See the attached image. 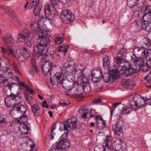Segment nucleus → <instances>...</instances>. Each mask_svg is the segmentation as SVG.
I'll return each instance as SVG.
<instances>
[{
    "mask_svg": "<svg viewBox=\"0 0 151 151\" xmlns=\"http://www.w3.org/2000/svg\"><path fill=\"white\" fill-rule=\"evenodd\" d=\"M103 60L104 68L105 69H108L109 68L110 63L109 57L107 55H104L103 56Z\"/></svg>",
    "mask_w": 151,
    "mask_h": 151,
    "instance_id": "24",
    "label": "nucleus"
},
{
    "mask_svg": "<svg viewBox=\"0 0 151 151\" xmlns=\"http://www.w3.org/2000/svg\"><path fill=\"white\" fill-rule=\"evenodd\" d=\"M55 124H54L52 126V129L51 131V139H53L54 138V135H55L54 133L53 132V130L55 129Z\"/></svg>",
    "mask_w": 151,
    "mask_h": 151,
    "instance_id": "50",
    "label": "nucleus"
},
{
    "mask_svg": "<svg viewBox=\"0 0 151 151\" xmlns=\"http://www.w3.org/2000/svg\"><path fill=\"white\" fill-rule=\"evenodd\" d=\"M27 124H26L25 123H24V124H23V126L22 127V128L24 129H26L27 132H28L29 129V124L27 123Z\"/></svg>",
    "mask_w": 151,
    "mask_h": 151,
    "instance_id": "56",
    "label": "nucleus"
},
{
    "mask_svg": "<svg viewBox=\"0 0 151 151\" xmlns=\"http://www.w3.org/2000/svg\"><path fill=\"white\" fill-rule=\"evenodd\" d=\"M103 74L101 68L100 67H97L95 68L92 72V75H95L101 78V75Z\"/></svg>",
    "mask_w": 151,
    "mask_h": 151,
    "instance_id": "30",
    "label": "nucleus"
},
{
    "mask_svg": "<svg viewBox=\"0 0 151 151\" xmlns=\"http://www.w3.org/2000/svg\"><path fill=\"white\" fill-rule=\"evenodd\" d=\"M34 70V71L36 73H38L39 71V69L37 67L36 65L33 66V68H32Z\"/></svg>",
    "mask_w": 151,
    "mask_h": 151,
    "instance_id": "62",
    "label": "nucleus"
},
{
    "mask_svg": "<svg viewBox=\"0 0 151 151\" xmlns=\"http://www.w3.org/2000/svg\"><path fill=\"white\" fill-rule=\"evenodd\" d=\"M24 45L25 46L30 47L32 46L31 41L29 40H27L25 42Z\"/></svg>",
    "mask_w": 151,
    "mask_h": 151,
    "instance_id": "54",
    "label": "nucleus"
},
{
    "mask_svg": "<svg viewBox=\"0 0 151 151\" xmlns=\"http://www.w3.org/2000/svg\"><path fill=\"white\" fill-rule=\"evenodd\" d=\"M63 127L65 132L62 135L61 137L59 138V141H65L68 134V128L70 129H75L76 127V118L75 117H72L70 119H67L65 123H61Z\"/></svg>",
    "mask_w": 151,
    "mask_h": 151,
    "instance_id": "4",
    "label": "nucleus"
},
{
    "mask_svg": "<svg viewBox=\"0 0 151 151\" xmlns=\"http://www.w3.org/2000/svg\"><path fill=\"white\" fill-rule=\"evenodd\" d=\"M83 91L86 93L91 92V88L89 81L83 86H80L79 89H76V101L79 102L82 100V94Z\"/></svg>",
    "mask_w": 151,
    "mask_h": 151,
    "instance_id": "7",
    "label": "nucleus"
},
{
    "mask_svg": "<svg viewBox=\"0 0 151 151\" xmlns=\"http://www.w3.org/2000/svg\"><path fill=\"white\" fill-rule=\"evenodd\" d=\"M120 103L117 102L115 103H114L112 104V108L111 109V115L112 116L113 114V111L114 109L116 108L117 106L120 104Z\"/></svg>",
    "mask_w": 151,
    "mask_h": 151,
    "instance_id": "46",
    "label": "nucleus"
},
{
    "mask_svg": "<svg viewBox=\"0 0 151 151\" xmlns=\"http://www.w3.org/2000/svg\"><path fill=\"white\" fill-rule=\"evenodd\" d=\"M22 101V98L21 96L13 93H12L4 99L5 103L7 107H13L11 112L15 108L17 109V110H19L21 106H22L21 105Z\"/></svg>",
    "mask_w": 151,
    "mask_h": 151,
    "instance_id": "3",
    "label": "nucleus"
},
{
    "mask_svg": "<svg viewBox=\"0 0 151 151\" xmlns=\"http://www.w3.org/2000/svg\"><path fill=\"white\" fill-rule=\"evenodd\" d=\"M39 22L40 23H42L45 25L48 24L50 23L48 18L43 17H40Z\"/></svg>",
    "mask_w": 151,
    "mask_h": 151,
    "instance_id": "34",
    "label": "nucleus"
},
{
    "mask_svg": "<svg viewBox=\"0 0 151 151\" xmlns=\"http://www.w3.org/2000/svg\"><path fill=\"white\" fill-rule=\"evenodd\" d=\"M68 50L67 48H66V47L65 46H62L59 47L58 50L61 52H66Z\"/></svg>",
    "mask_w": 151,
    "mask_h": 151,
    "instance_id": "48",
    "label": "nucleus"
},
{
    "mask_svg": "<svg viewBox=\"0 0 151 151\" xmlns=\"http://www.w3.org/2000/svg\"><path fill=\"white\" fill-rule=\"evenodd\" d=\"M144 29L149 32H151V23H148L147 24H145Z\"/></svg>",
    "mask_w": 151,
    "mask_h": 151,
    "instance_id": "47",
    "label": "nucleus"
},
{
    "mask_svg": "<svg viewBox=\"0 0 151 151\" xmlns=\"http://www.w3.org/2000/svg\"><path fill=\"white\" fill-rule=\"evenodd\" d=\"M60 17L63 21L66 24L69 23L74 19V16L72 12L68 10H65L61 13Z\"/></svg>",
    "mask_w": 151,
    "mask_h": 151,
    "instance_id": "9",
    "label": "nucleus"
},
{
    "mask_svg": "<svg viewBox=\"0 0 151 151\" xmlns=\"http://www.w3.org/2000/svg\"><path fill=\"white\" fill-rule=\"evenodd\" d=\"M124 122L122 118H120L116 123L112 126V130L118 135H120L123 132V128L124 127Z\"/></svg>",
    "mask_w": 151,
    "mask_h": 151,
    "instance_id": "11",
    "label": "nucleus"
},
{
    "mask_svg": "<svg viewBox=\"0 0 151 151\" xmlns=\"http://www.w3.org/2000/svg\"><path fill=\"white\" fill-rule=\"evenodd\" d=\"M125 71L121 73L122 75H124L126 77H128L132 75L134 73L138 72L136 71V68L133 67V65H129V66L126 68Z\"/></svg>",
    "mask_w": 151,
    "mask_h": 151,
    "instance_id": "18",
    "label": "nucleus"
},
{
    "mask_svg": "<svg viewBox=\"0 0 151 151\" xmlns=\"http://www.w3.org/2000/svg\"><path fill=\"white\" fill-rule=\"evenodd\" d=\"M151 45V42L149 40L145 38L142 40L140 45L142 47L146 49H148Z\"/></svg>",
    "mask_w": 151,
    "mask_h": 151,
    "instance_id": "26",
    "label": "nucleus"
},
{
    "mask_svg": "<svg viewBox=\"0 0 151 151\" xmlns=\"http://www.w3.org/2000/svg\"><path fill=\"white\" fill-rule=\"evenodd\" d=\"M3 39L7 45H11L10 46L15 43L14 40L11 36V34H10L9 36H5L3 37Z\"/></svg>",
    "mask_w": 151,
    "mask_h": 151,
    "instance_id": "21",
    "label": "nucleus"
},
{
    "mask_svg": "<svg viewBox=\"0 0 151 151\" xmlns=\"http://www.w3.org/2000/svg\"><path fill=\"white\" fill-rule=\"evenodd\" d=\"M146 99L145 97L141 98L139 95H136L129 101V105H131V108H133V110L136 111L145 106Z\"/></svg>",
    "mask_w": 151,
    "mask_h": 151,
    "instance_id": "5",
    "label": "nucleus"
},
{
    "mask_svg": "<svg viewBox=\"0 0 151 151\" xmlns=\"http://www.w3.org/2000/svg\"><path fill=\"white\" fill-rule=\"evenodd\" d=\"M146 50H145L141 47L136 48L134 49V51L137 55L141 58L145 56V52Z\"/></svg>",
    "mask_w": 151,
    "mask_h": 151,
    "instance_id": "23",
    "label": "nucleus"
},
{
    "mask_svg": "<svg viewBox=\"0 0 151 151\" xmlns=\"http://www.w3.org/2000/svg\"><path fill=\"white\" fill-rule=\"evenodd\" d=\"M44 11L46 17H50L52 18L54 17V15L52 14L51 13V9L50 4H47L45 6L44 8Z\"/></svg>",
    "mask_w": 151,
    "mask_h": 151,
    "instance_id": "28",
    "label": "nucleus"
},
{
    "mask_svg": "<svg viewBox=\"0 0 151 151\" xmlns=\"http://www.w3.org/2000/svg\"><path fill=\"white\" fill-rule=\"evenodd\" d=\"M142 17L143 20L145 22V24L148 23H151V13H146Z\"/></svg>",
    "mask_w": 151,
    "mask_h": 151,
    "instance_id": "31",
    "label": "nucleus"
},
{
    "mask_svg": "<svg viewBox=\"0 0 151 151\" xmlns=\"http://www.w3.org/2000/svg\"><path fill=\"white\" fill-rule=\"evenodd\" d=\"M1 8L4 10L6 13L9 16L12 17L14 15V11L10 9V7L3 6H1Z\"/></svg>",
    "mask_w": 151,
    "mask_h": 151,
    "instance_id": "25",
    "label": "nucleus"
},
{
    "mask_svg": "<svg viewBox=\"0 0 151 151\" xmlns=\"http://www.w3.org/2000/svg\"><path fill=\"white\" fill-rule=\"evenodd\" d=\"M96 120V122H99V120H103L102 118L100 116H96L95 117Z\"/></svg>",
    "mask_w": 151,
    "mask_h": 151,
    "instance_id": "59",
    "label": "nucleus"
},
{
    "mask_svg": "<svg viewBox=\"0 0 151 151\" xmlns=\"http://www.w3.org/2000/svg\"><path fill=\"white\" fill-rule=\"evenodd\" d=\"M42 106L46 108H47L48 107V105L47 104V102L46 101H43L42 103Z\"/></svg>",
    "mask_w": 151,
    "mask_h": 151,
    "instance_id": "61",
    "label": "nucleus"
},
{
    "mask_svg": "<svg viewBox=\"0 0 151 151\" xmlns=\"http://www.w3.org/2000/svg\"><path fill=\"white\" fill-rule=\"evenodd\" d=\"M97 128L99 129H102L105 127V122L103 120H99V122H96Z\"/></svg>",
    "mask_w": 151,
    "mask_h": 151,
    "instance_id": "41",
    "label": "nucleus"
},
{
    "mask_svg": "<svg viewBox=\"0 0 151 151\" xmlns=\"http://www.w3.org/2000/svg\"><path fill=\"white\" fill-rule=\"evenodd\" d=\"M89 105L86 104L84 106H81L78 109V112L81 114V116L84 119H86L88 117H93L92 114V109L88 107Z\"/></svg>",
    "mask_w": 151,
    "mask_h": 151,
    "instance_id": "8",
    "label": "nucleus"
},
{
    "mask_svg": "<svg viewBox=\"0 0 151 151\" xmlns=\"http://www.w3.org/2000/svg\"><path fill=\"white\" fill-rule=\"evenodd\" d=\"M31 62L32 65V66L36 65L35 61V60L34 59L32 58V59Z\"/></svg>",
    "mask_w": 151,
    "mask_h": 151,
    "instance_id": "64",
    "label": "nucleus"
},
{
    "mask_svg": "<svg viewBox=\"0 0 151 151\" xmlns=\"http://www.w3.org/2000/svg\"><path fill=\"white\" fill-rule=\"evenodd\" d=\"M109 74L111 76V77L114 79H116L119 76V73L116 68H113L112 70L109 69Z\"/></svg>",
    "mask_w": 151,
    "mask_h": 151,
    "instance_id": "27",
    "label": "nucleus"
},
{
    "mask_svg": "<svg viewBox=\"0 0 151 151\" xmlns=\"http://www.w3.org/2000/svg\"><path fill=\"white\" fill-rule=\"evenodd\" d=\"M36 4H34V3H32V1L29 6L28 7L27 9H32L35 6H36Z\"/></svg>",
    "mask_w": 151,
    "mask_h": 151,
    "instance_id": "57",
    "label": "nucleus"
},
{
    "mask_svg": "<svg viewBox=\"0 0 151 151\" xmlns=\"http://www.w3.org/2000/svg\"><path fill=\"white\" fill-rule=\"evenodd\" d=\"M144 78L147 81L146 85V87L148 88L151 89V71L149 74L144 77Z\"/></svg>",
    "mask_w": 151,
    "mask_h": 151,
    "instance_id": "32",
    "label": "nucleus"
},
{
    "mask_svg": "<svg viewBox=\"0 0 151 151\" xmlns=\"http://www.w3.org/2000/svg\"><path fill=\"white\" fill-rule=\"evenodd\" d=\"M55 67V65L49 62L45 61L42 65V70L43 73L45 75H47L53 68Z\"/></svg>",
    "mask_w": 151,
    "mask_h": 151,
    "instance_id": "16",
    "label": "nucleus"
},
{
    "mask_svg": "<svg viewBox=\"0 0 151 151\" xmlns=\"http://www.w3.org/2000/svg\"><path fill=\"white\" fill-rule=\"evenodd\" d=\"M59 104L63 106H66L68 105L66 103L65 101L62 99L60 101Z\"/></svg>",
    "mask_w": 151,
    "mask_h": 151,
    "instance_id": "58",
    "label": "nucleus"
},
{
    "mask_svg": "<svg viewBox=\"0 0 151 151\" xmlns=\"http://www.w3.org/2000/svg\"><path fill=\"white\" fill-rule=\"evenodd\" d=\"M116 62L118 64V69L120 70H124L130 65L128 62L126 61L120 57H116Z\"/></svg>",
    "mask_w": 151,
    "mask_h": 151,
    "instance_id": "13",
    "label": "nucleus"
},
{
    "mask_svg": "<svg viewBox=\"0 0 151 151\" xmlns=\"http://www.w3.org/2000/svg\"><path fill=\"white\" fill-rule=\"evenodd\" d=\"M133 110V108H131V105H130L129 106H127L124 108L121 113L122 114H130Z\"/></svg>",
    "mask_w": 151,
    "mask_h": 151,
    "instance_id": "35",
    "label": "nucleus"
},
{
    "mask_svg": "<svg viewBox=\"0 0 151 151\" xmlns=\"http://www.w3.org/2000/svg\"><path fill=\"white\" fill-rule=\"evenodd\" d=\"M132 64V65H133V67L136 68V71L139 72L141 69H142L144 72L147 71L148 70L146 66L143 65V61L139 59H136L134 60Z\"/></svg>",
    "mask_w": 151,
    "mask_h": 151,
    "instance_id": "12",
    "label": "nucleus"
},
{
    "mask_svg": "<svg viewBox=\"0 0 151 151\" xmlns=\"http://www.w3.org/2000/svg\"><path fill=\"white\" fill-rule=\"evenodd\" d=\"M101 101V99H95L93 101V103L95 104L100 103Z\"/></svg>",
    "mask_w": 151,
    "mask_h": 151,
    "instance_id": "63",
    "label": "nucleus"
},
{
    "mask_svg": "<svg viewBox=\"0 0 151 151\" xmlns=\"http://www.w3.org/2000/svg\"><path fill=\"white\" fill-rule=\"evenodd\" d=\"M70 141L68 140L65 141H59L57 144L56 147L54 150H65L70 145Z\"/></svg>",
    "mask_w": 151,
    "mask_h": 151,
    "instance_id": "17",
    "label": "nucleus"
},
{
    "mask_svg": "<svg viewBox=\"0 0 151 151\" xmlns=\"http://www.w3.org/2000/svg\"><path fill=\"white\" fill-rule=\"evenodd\" d=\"M4 75L6 76H7V77L9 76L10 77H11L12 76V73L11 72V70L9 68H7L5 70Z\"/></svg>",
    "mask_w": 151,
    "mask_h": 151,
    "instance_id": "42",
    "label": "nucleus"
},
{
    "mask_svg": "<svg viewBox=\"0 0 151 151\" xmlns=\"http://www.w3.org/2000/svg\"><path fill=\"white\" fill-rule=\"evenodd\" d=\"M1 51L3 53L6 52L11 56L15 58H16V55L14 52L13 49L11 48L10 46H9L7 49H5L3 47H1Z\"/></svg>",
    "mask_w": 151,
    "mask_h": 151,
    "instance_id": "20",
    "label": "nucleus"
},
{
    "mask_svg": "<svg viewBox=\"0 0 151 151\" xmlns=\"http://www.w3.org/2000/svg\"><path fill=\"white\" fill-rule=\"evenodd\" d=\"M63 38L61 37H58L55 40V43L56 45H59L60 44L62 41Z\"/></svg>",
    "mask_w": 151,
    "mask_h": 151,
    "instance_id": "49",
    "label": "nucleus"
},
{
    "mask_svg": "<svg viewBox=\"0 0 151 151\" xmlns=\"http://www.w3.org/2000/svg\"><path fill=\"white\" fill-rule=\"evenodd\" d=\"M101 77V78H103L104 81L106 83L109 82L112 77L108 73H105L104 74H102Z\"/></svg>",
    "mask_w": 151,
    "mask_h": 151,
    "instance_id": "36",
    "label": "nucleus"
},
{
    "mask_svg": "<svg viewBox=\"0 0 151 151\" xmlns=\"http://www.w3.org/2000/svg\"><path fill=\"white\" fill-rule=\"evenodd\" d=\"M53 79L56 80L58 83L62 84L63 87L67 90H71L73 88V83L67 80H63L61 72H57L55 74Z\"/></svg>",
    "mask_w": 151,
    "mask_h": 151,
    "instance_id": "6",
    "label": "nucleus"
},
{
    "mask_svg": "<svg viewBox=\"0 0 151 151\" xmlns=\"http://www.w3.org/2000/svg\"><path fill=\"white\" fill-rule=\"evenodd\" d=\"M38 37L37 39V44L34 47V49L35 52L37 53V55L40 56L44 54L43 51L40 50L39 46L47 47L50 43V40L49 38L50 35L49 32L46 31L42 27H38L36 32Z\"/></svg>",
    "mask_w": 151,
    "mask_h": 151,
    "instance_id": "1",
    "label": "nucleus"
},
{
    "mask_svg": "<svg viewBox=\"0 0 151 151\" xmlns=\"http://www.w3.org/2000/svg\"><path fill=\"white\" fill-rule=\"evenodd\" d=\"M31 109L35 115L36 117L38 116L40 114L39 111L40 109L38 104L37 103L31 106Z\"/></svg>",
    "mask_w": 151,
    "mask_h": 151,
    "instance_id": "22",
    "label": "nucleus"
},
{
    "mask_svg": "<svg viewBox=\"0 0 151 151\" xmlns=\"http://www.w3.org/2000/svg\"><path fill=\"white\" fill-rule=\"evenodd\" d=\"M59 0H50V5L53 7L55 10L58 8Z\"/></svg>",
    "mask_w": 151,
    "mask_h": 151,
    "instance_id": "38",
    "label": "nucleus"
},
{
    "mask_svg": "<svg viewBox=\"0 0 151 151\" xmlns=\"http://www.w3.org/2000/svg\"><path fill=\"white\" fill-rule=\"evenodd\" d=\"M26 89L29 93L31 94L35 93V91L29 88L28 86H26Z\"/></svg>",
    "mask_w": 151,
    "mask_h": 151,
    "instance_id": "55",
    "label": "nucleus"
},
{
    "mask_svg": "<svg viewBox=\"0 0 151 151\" xmlns=\"http://www.w3.org/2000/svg\"><path fill=\"white\" fill-rule=\"evenodd\" d=\"M34 37V34L32 32H30L27 31H21L18 34L17 42H23L26 39H32Z\"/></svg>",
    "mask_w": 151,
    "mask_h": 151,
    "instance_id": "10",
    "label": "nucleus"
},
{
    "mask_svg": "<svg viewBox=\"0 0 151 151\" xmlns=\"http://www.w3.org/2000/svg\"><path fill=\"white\" fill-rule=\"evenodd\" d=\"M92 81L94 83H96L99 82L101 79V77L96 76L95 75H93L92 74Z\"/></svg>",
    "mask_w": 151,
    "mask_h": 151,
    "instance_id": "43",
    "label": "nucleus"
},
{
    "mask_svg": "<svg viewBox=\"0 0 151 151\" xmlns=\"http://www.w3.org/2000/svg\"><path fill=\"white\" fill-rule=\"evenodd\" d=\"M74 65L75 64L73 61L67 60L63 66V70H64L65 72L67 73L69 72L71 73L74 70V68H73Z\"/></svg>",
    "mask_w": 151,
    "mask_h": 151,
    "instance_id": "15",
    "label": "nucleus"
},
{
    "mask_svg": "<svg viewBox=\"0 0 151 151\" xmlns=\"http://www.w3.org/2000/svg\"><path fill=\"white\" fill-rule=\"evenodd\" d=\"M27 109L24 106H21L19 109L17 110V109H14L12 112L11 115L12 116L14 119H17L18 124H23L24 123H27L28 117L25 113Z\"/></svg>",
    "mask_w": 151,
    "mask_h": 151,
    "instance_id": "2",
    "label": "nucleus"
},
{
    "mask_svg": "<svg viewBox=\"0 0 151 151\" xmlns=\"http://www.w3.org/2000/svg\"><path fill=\"white\" fill-rule=\"evenodd\" d=\"M142 1V0H127V4L129 7H132Z\"/></svg>",
    "mask_w": 151,
    "mask_h": 151,
    "instance_id": "33",
    "label": "nucleus"
},
{
    "mask_svg": "<svg viewBox=\"0 0 151 151\" xmlns=\"http://www.w3.org/2000/svg\"><path fill=\"white\" fill-rule=\"evenodd\" d=\"M12 67L13 69L16 72L19 74H20V72L19 70L17 64L15 62L13 61V62L12 63Z\"/></svg>",
    "mask_w": 151,
    "mask_h": 151,
    "instance_id": "44",
    "label": "nucleus"
},
{
    "mask_svg": "<svg viewBox=\"0 0 151 151\" xmlns=\"http://www.w3.org/2000/svg\"><path fill=\"white\" fill-rule=\"evenodd\" d=\"M84 66L83 65L81 64L80 65H78L77 67V69H76V72L79 73V74H83Z\"/></svg>",
    "mask_w": 151,
    "mask_h": 151,
    "instance_id": "40",
    "label": "nucleus"
},
{
    "mask_svg": "<svg viewBox=\"0 0 151 151\" xmlns=\"http://www.w3.org/2000/svg\"><path fill=\"white\" fill-rule=\"evenodd\" d=\"M147 104V105H151V99H146L145 100V105Z\"/></svg>",
    "mask_w": 151,
    "mask_h": 151,
    "instance_id": "60",
    "label": "nucleus"
},
{
    "mask_svg": "<svg viewBox=\"0 0 151 151\" xmlns=\"http://www.w3.org/2000/svg\"><path fill=\"white\" fill-rule=\"evenodd\" d=\"M145 52V56L142 58H145L149 63L151 61V50H146Z\"/></svg>",
    "mask_w": 151,
    "mask_h": 151,
    "instance_id": "37",
    "label": "nucleus"
},
{
    "mask_svg": "<svg viewBox=\"0 0 151 151\" xmlns=\"http://www.w3.org/2000/svg\"><path fill=\"white\" fill-rule=\"evenodd\" d=\"M5 82L6 81H4V78L0 76V86L2 87L4 86Z\"/></svg>",
    "mask_w": 151,
    "mask_h": 151,
    "instance_id": "53",
    "label": "nucleus"
},
{
    "mask_svg": "<svg viewBox=\"0 0 151 151\" xmlns=\"http://www.w3.org/2000/svg\"><path fill=\"white\" fill-rule=\"evenodd\" d=\"M25 96L26 99L28 103L30 104V101L32 100V97L31 96H29L27 93H25Z\"/></svg>",
    "mask_w": 151,
    "mask_h": 151,
    "instance_id": "51",
    "label": "nucleus"
},
{
    "mask_svg": "<svg viewBox=\"0 0 151 151\" xmlns=\"http://www.w3.org/2000/svg\"><path fill=\"white\" fill-rule=\"evenodd\" d=\"M77 73L79 76H78L77 81H76V89H79L80 86H83L89 81L88 78L83 74H78V73Z\"/></svg>",
    "mask_w": 151,
    "mask_h": 151,
    "instance_id": "14",
    "label": "nucleus"
},
{
    "mask_svg": "<svg viewBox=\"0 0 151 151\" xmlns=\"http://www.w3.org/2000/svg\"><path fill=\"white\" fill-rule=\"evenodd\" d=\"M42 6V4L40 3H38L36 4V6L34 9V14L35 16L39 14Z\"/></svg>",
    "mask_w": 151,
    "mask_h": 151,
    "instance_id": "29",
    "label": "nucleus"
},
{
    "mask_svg": "<svg viewBox=\"0 0 151 151\" xmlns=\"http://www.w3.org/2000/svg\"><path fill=\"white\" fill-rule=\"evenodd\" d=\"M151 13V5H149L145 6L144 10V13Z\"/></svg>",
    "mask_w": 151,
    "mask_h": 151,
    "instance_id": "45",
    "label": "nucleus"
},
{
    "mask_svg": "<svg viewBox=\"0 0 151 151\" xmlns=\"http://www.w3.org/2000/svg\"><path fill=\"white\" fill-rule=\"evenodd\" d=\"M120 54L122 56L125 55L127 53L126 49L124 48H122L119 51Z\"/></svg>",
    "mask_w": 151,
    "mask_h": 151,
    "instance_id": "52",
    "label": "nucleus"
},
{
    "mask_svg": "<svg viewBox=\"0 0 151 151\" xmlns=\"http://www.w3.org/2000/svg\"><path fill=\"white\" fill-rule=\"evenodd\" d=\"M146 24L145 22L142 20L141 22H137V29L140 30L142 29H144L145 25Z\"/></svg>",
    "mask_w": 151,
    "mask_h": 151,
    "instance_id": "39",
    "label": "nucleus"
},
{
    "mask_svg": "<svg viewBox=\"0 0 151 151\" xmlns=\"http://www.w3.org/2000/svg\"><path fill=\"white\" fill-rule=\"evenodd\" d=\"M112 138L110 136H106V138L104 141V149L103 151H106V150L110 149L111 147Z\"/></svg>",
    "mask_w": 151,
    "mask_h": 151,
    "instance_id": "19",
    "label": "nucleus"
}]
</instances>
